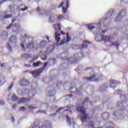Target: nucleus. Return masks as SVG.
Instances as JSON below:
<instances>
[{"label": "nucleus", "instance_id": "f257e3e1", "mask_svg": "<svg viewBox=\"0 0 128 128\" xmlns=\"http://www.w3.org/2000/svg\"><path fill=\"white\" fill-rule=\"evenodd\" d=\"M84 110H86L84 108V102L80 104L77 108V110H78L79 112L81 113L80 120L82 122H86L88 118V114H86Z\"/></svg>", "mask_w": 128, "mask_h": 128}, {"label": "nucleus", "instance_id": "f03ea898", "mask_svg": "<svg viewBox=\"0 0 128 128\" xmlns=\"http://www.w3.org/2000/svg\"><path fill=\"white\" fill-rule=\"evenodd\" d=\"M54 30L56 31L55 32V40H56V43L58 44L60 40V37H59L62 34H66V33H64L60 31L62 28L60 27V24H53Z\"/></svg>", "mask_w": 128, "mask_h": 128}, {"label": "nucleus", "instance_id": "7ed1b4c3", "mask_svg": "<svg viewBox=\"0 0 128 128\" xmlns=\"http://www.w3.org/2000/svg\"><path fill=\"white\" fill-rule=\"evenodd\" d=\"M16 20V19H12V22L10 24L6 27L7 30H10V28H12L13 32H18L20 28V25L18 24H16L14 25V22Z\"/></svg>", "mask_w": 128, "mask_h": 128}, {"label": "nucleus", "instance_id": "20e7f679", "mask_svg": "<svg viewBox=\"0 0 128 128\" xmlns=\"http://www.w3.org/2000/svg\"><path fill=\"white\" fill-rule=\"evenodd\" d=\"M86 82H98V78H96V74H93L90 77L84 78Z\"/></svg>", "mask_w": 128, "mask_h": 128}, {"label": "nucleus", "instance_id": "39448f33", "mask_svg": "<svg viewBox=\"0 0 128 128\" xmlns=\"http://www.w3.org/2000/svg\"><path fill=\"white\" fill-rule=\"evenodd\" d=\"M70 40H72V37L70 36V34L68 33L66 34V39L63 40L60 44L59 46H62L64 44H66V42H70Z\"/></svg>", "mask_w": 128, "mask_h": 128}, {"label": "nucleus", "instance_id": "423d86ee", "mask_svg": "<svg viewBox=\"0 0 128 128\" xmlns=\"http://www.w3.org/2000/svg\"><path fill=\"white\" fill-rule=\"evenodd\" d=\"M64 4H66L65 6L66 7L62 8V12L64 14H66V12H68V6H70V0H66Z\"/></svg>", "mask_w": 128, "mask_h": 128}, {"label": "nucleus", "instance_id": "0eeeda50", "mask_svg": "<svg viewBox=\"0 0 128 128\" xmlns=\"http://www.w3.org/2000/svg\"><path fill=\"white\" fill-rule=\"evenodd\" d=\"M19 84L21 86H26L30 84V82L26 79H22L20 80Z\"/></svg>", "mask_w": 128, "mask_h": 128}, {"label": "nucleus", "instance_id": "6e6552de", "mask_svg": "<svg viewBox=\"0 0 128 128\" xmlns=\"http://www.w3.org/2000/svg\"><path fill=\"white\" fill-rule=\"evenodd\" d=\"M42 72V71L40 68L39 70H34L32 72V74L34 78H38V76H40Z\"/></svg>", "mask_w": 128, "mask_h": 128}, {"label": "nucleus", "instance_id": "1a4fd4ad", "mask_svg": "<svg viewBox=\"0 0 128 128\" xmlns=\"http://www.w3.org/2000/svg\"><path fill=\"white\" fill-rule=\"evenodd\" d=\"M102 22H99L98 24H94V26H92V24H89L87 26V28L88 29L90 30H92L94 28H100V24Z\"/></svg>", "mask_w": 128, "mask_h": 128}, {"label": "nucleus", "instance_id": "9d476101", "mask_svg": "<svg viewBox=\"0 0 128 128\" xmlns=\"http://www.w3.org/2000/svg\"><path fill=\"white\" fill-rule=\"evenodd\" d=\"M126 15V12L125 10H122L119 14L118 16L116 18L115 22H118V18H124Z\"/></svg>", "mask_w": 128, "mask_h": 128}, {"label": "nucleus", "instance_id": "9b49d317", "mask_svg": "<svg viewBox=\"0 0 128 128\" xmlns=\"http://www.w3.org/2000/svg\"><path fill=\"white\" fill-rule=\"evenodd\" d=\"M101 40L104 42H110V36H104L102 35L101 36Z\"/></svg>", "mask_w": 128, "mask_h": 128}, {"label": "nucleus", "instance_id": "f8f14e48", "mask_svg": "<svg viewBox=\"0 0 128 128\" xmlns=\"http://www.w3.org/2000/svg\"><path fill=\"white\" fill-rule=\"evenodd\" d=\"M109 83L110 86H111L112 88H114L116 87L112 86V84H120V82L116 80H110Z\"/></svg>", "mask_w": 128, "mask_h": 128}, {"label": "nucleus", "instance_id": "ddd939ff", "mask_svg": "<svg viewBox=\"0 0 128 128\" xmlns=\"http://www.w3.org/2000/svg\"><path fill=\"white\" fill-rule=\"evenodd\" d=\"M46 46V41H42L39 44H37L38 48H44Z\"/></svg>", "mask_w": 128, "mask_h": 128}, {"label": "nucleus", "instance_id": "4468645a", "mask_svg": "<svg viewBox=\"0 0 128 128\" xmlns=\"http://www.w3.org/2000/svg\"><path fill=\"white\" fill-rule=\"evenodd\" d=\"M102 116L104 120H108L110 118V114L106 112H104L102 114Z\"/></svg>", "mask_w": 128, "mask_h": 128}, {"label": "nucleus", "instance_id": "2eb2a0df", "mask_svg": "<svg viewBox=\"0 0 128 128\" xmlns=\"http://www.w3.org/2000/svg\"><path fill=\"white\" fill-rule=\"evenodd\" d=\"M26 48H32V49L34 48V43H32V42L28 44V46H27L26 47L25 50H26Z\"/></svg>", "mask_w": 128, "mask_h": 128}, {"label": "nucleus", "instance_id": "dca6fc26", "mask_svg": "<svg viewBox=\"0 0 128 128\" xmlns=\"http://www.w3.org/2000/svg\"><path fill=\"white\" fill-rule=\"evenodd\" d=\"M54 50V46L52 45V46H50L47 48L46 52H53Z\"/></svg>", "mask_w": 128, "mask_h": 128}, {"label": "nucleus", "instance_id": "f3484780", "mask_svg": "<svg viewBox=\"0 0 128 128\" xmlns=\"http://www.w3.org/2000/svg\"><path fill=\"white\" fill-rule=\"evenodd\" d=\"M18 100H20V98H18L16 94H13L12 96V100H13V102H16Z\"/></svg>", "mask_w": 128, "mask_h": 128}, {"label": "nucleus", "instance_id": "a211bd4d", "mask_svg": "<svg viewBox=\"0 0 128 128\" xmlns=\"http://www.w3.org/2000/svg\"><path fill=\"white\" fill-rule=\"evenodd\" d=\"M26 102V98H23L18 101V104H24V102Z\"/></svg>", "mask_w": 128, "mask_h": 128}, {"label": "nucleus", "instance_id": "6ab92c4d", "mask_svg": "<svg viewBox=\"0 0 128 128\" xmlns=\"http://www.w3.org/2000/svg\"><path fill=\"white\" fill-rule=\"evenodd\" d=\"M55 21H56V18L54 17V16H52L50 17L49 22H54Z\"/></svg>", "mask_w": 128, "mask_h": 128}, {"label": "nucleus", "instance_id": "aec40b11", "mask_svg": "<svg viewBox=\"0 0 128 128\" xmlns=\"http://www.w3.org/2000/svg\"><path fill=\"white\" fill-rule=\"evenodd\" d=\"M40 64H42V62H37L33 63L32 66L34 68H36L38 66H40Z\"/></svg>", "mask_w": 128, "mask_h": 128}, {"label": "nucleus", "instance_id": "412c9836", "mask_svg": "<svg viewBox=\"0 0 128 128\" xmlns=\"http://www.w3.org/2000/svg\"><path fill=\"white\" fill-rule=\"evenodd\" d=\"M64 18V16L62 15V14H58L57 16V20H62Z\"/></svg>", "mask_w": 128, "mask_h": 128}, {"label": "nucleus", "instance_id": "4be33fe9", "mask_svg": "<svg viewBox=\"0 0 128 128\" xmlns=\"http://www.w3.org/2000/svg\"><path fill=\"white\" fill-rule=\"evenodd\" d=\"M16 40V38L14 36H12L10 37V38L9 39L10 42H12L14 40Z\"/></svg>", "mask_w": 128, "mask_h": 128}, {"label": "nucleus", "instance_id": "5701e85b", "mask_svg": "<svg viewBox=\"0 0 128 128\" xmlns=\"http://www.w3.org/2000/svg\"><path fill=\"white\" fill-rule=\"evenodd\" d=\"M48 64V62H46L45 63H44V65L42 68H40V70H42H42H44V68H46Z\"/></svg>", "mask_w": 128, "mask_h": 128}, {"label": "nucleus", "instance_id": "b1692460", "mask_svg": "<svg viewBox=\"0 0 128 128\" xmlns=\"http://www.w3.org/2000/svg\"><path fill=\"white\" fill-rule=\"evenodd\" d=\"M73 109H74V106H67L66 110H65V112H68L70 110H73Z\"/></svg>", "mask_w": 128, "mask_h": 128}, {"label": "nucleus", "instance_id": "393cba45", "mask_svg": "<svg viewBox=\"0 0 128 128\" xmlns=\"http://www.w3.org/2000/svg\"><path fill=\"white\" fill-rule=\"evenodd\" d=\"M46 58H48V56H46V54H43L42 56V60H46Z\"/></svg>", "mask_w": 128, "mask_h": 128}, {"label": "nucleus", "instance_id": "a878e982", "mask_svg": "<svg viewBox=\"0 0 128 128\" xmlns=\"http://www.w3.org/2000/svg\"><path fill=\"white\" fill-rule=\"evenodd\" d=\"M66 120L67 122H68V124H72V122H70V118L68 117V116H66Z\"/></svg>", "mask_w": 128, "mask_h": 128}, {"label": "nucleus", "instance_id": "bb28decb", "mask_svg": "<svg viewBox=\"0 0 128 128\" xmlns=\"http://www.w3.org/2000/svg\"><path fill=\"white\" fill-rule=\"evenodd\" d=\"M90 124L91 128H94V122L92 121L90 122Z\"/></svg>", "mask_w": 128, "mask_h": 128}, {"label": "nucleus", "instance_id": "cd10ccee", "mask_svg": "<svg viewBox=\"0 0 128 128\" xmlns=\"http://www.w3.org/2000/svg\"><path fill=\"white\" fill-rule=\"evenodd\" d=\"M112 46H120V44L118 42H114L112 43Z\"/></svg>", "mask_w": 128, "mask_h": 128}, {"label": "nucleus", "instance_id": "c85d7f7f", "mask_svg": "<svg viewBox=\"0 0 128 128\" xmlns=\"http://www.w3.org/2000/svg\"><path fill=\"white\" fill-rule=\"evenodd\" d=\"M12 18V14L6 15L4 16V18Z\"/></svg>", "mask_w": 128, "mask_h": 128}, {"label": "nucleus", "instance_id": "c756f323", "mask_svg": "<svg viewBox=\"0 0 128 128\" xmlns=\"http://www.w3.org/2000/svg\"><path fill=\"white\" fill-rule=\"evenodd\" d=\"M81 46H82V48H88V45L86 44H83Z\"/></svg>", "mask_w": 128, "mask_h": 128}, {"label": "nucleus", "instance_id": "7c9ffc66", "mask_svg": "<svg viewBox=\"0 0 128 128\" xmlns=\"http://www.w3.org/2000/svg\"><path fill=\"white\" fill-rule=\"evenodd\" d=\"M7 48L8 50H9L10 52H12V46H10V44H7Z\"/></svg>", "mask_w": 128, "mask_h": 128}, {"label": "nucleus", "instance_id": "2f4dec72", "mask_svg": "<svg viewBox=\"0 0 128 128\" xmlns=\"http://www.w3.org/2000/svg\"><path fill=\"white\" fill-rule=\"evenodd\" d=\"M64 2H62L60 5L58 6V8H62V6H64Z\"/></svg>", "mask_w": 128, "mask_h": 128}, {"label": "nucleus", "instance_id": "473e14b6", "mask_svg": "<svg viewBox=\"0 0 128 128\" xmlns=\"http://www.w3.org/2000/svg\"><path fill=\"white\" fill-rule=\"evenodd\" d=\"M12 86H14V84H12L8 88V90H12Z\"/></svg>", "mask_w": 128, "mask_h": 128}, {"label": "nucleus", "instance_id": "72a5a7b5", "mask_svg": "<svg viewBox=\"0 0 128 128\" xmlns=\"http://www.w3.org/2000/svg\"><path fill=\"white\" fill-rule=\"evenodd\" d=\"M0 104L1 106H4V100H0Z\"/></svg>", "mask_w": 128, "mask_h": 128}, {"label": "nucleus", "instance_id": "f704fd0d", "mask_svg": "<svg viewBox=\"0 0 128 128\" xmlns=\"http://www.w3.org/2000/svg\"><path fill=\"white\" fill-rule=\"evenodd\" d=\"M38 56H34L32 60V62H34L36 60H38Z\"/></svg>", "mask_w": 128, "mask_h": 128}, {"label": "nucleus", "instance_id": "c9c22d12", "mask_svg": "<svg viewBox=\"0 0 128 128\" xmlns=\"http://www.w3.org/2000/svg\"><path fill=\"white\" fill-rule=\"evenodd\" d=\"M26 110V107L22 106L20 108L19 110Z\"/></svg>", "mask_w": 128, "mask_h": 128}, {"label": "nucleus", "instance_id": "e433bc0d", "mask_svg": "<svg viewBox=\"0 0 128 128\" xmlns=\"http://www.w3.org/2000/svg\"><path fill=\"white\" fill-rule=\"evenodd\" d=\"M28 108H29V110H34L36 108L32 106H28Z\"/></svg>", "mask_w": 128, "mask_h": 128}, {"label": "nucleus", "instance_id": "4c0bfd02", "mask_svg": "<svg viewBox=\"0 0 128 128\" xmlns=\"http://www.w3.org/2000/svg\"><path fill=\"white\" fill-rule=\"evenodd\" d=\"M24 54L25 56H26V58H30L32 56V55L30 54Z\"/></svg>", "mask_w": 128, "mask_h": 128}, {"label": "nucleus", "instance_id": "58836bf2", "mask_svg": "<svg viewBox=\"0 0 128 128\" xmlns=\"http://www.w3.org/2000/svg\"><path fill=\"white\" fill-rule=\"evenodd\" d=\"M28 7H25L24 8H22V9H21V10L22 11V12H24V10H28Z\"/></svg>", "mask_w": 128, "mask_h": 128}, {"label": "nucleus", "instance_id": "ea45409f", "mask_svg": "<svg viewBox=\"0 0 128 128\" xmlns=\"http://www.w3.org/2000/svg\"><path fill=\"white\" fill-rule=\"evenodd\" d=\"M108 20V18H104L103 20H102V22H106V20Z\"/></svg>", "mask_w": 128, "mask_h": 128}, {"label": "nucleus", "instance_id": "a19ab883", "mask_svg": "<svg viewBox=\"0 0 128 128\" xmlns=\"http://www.w3.org/2000/svg\"><path fill=\"white\" fill-rule=\"evenodd\" d=\"M8 0H4L2 1H1V2H0V5L2 4H4V2H8Z\"/></svg>", "mask_w": 128, "mask_h": 128}, {"label": "nucleus", "instance_id": "79ce46f5", "mask_svg": "<svg viewBox=\"0 0 128 128\" xmlns=\"http://www.w3.org/2000/svg\"><path fill=\"white\" fill-rule=\"evenodd\" d=\"M112 14H114V11H110L108 12V14H110V16H112Z\"/></svg>", "mask_w": 128, "mask_h": 128}, {"label": "nucleus", "instance_id": "37998d69", "mask_svg": "<svg viewBox=\"0 0 128 128\" xmlns=\"http://www.w3.org/2000/svg\"><path fill=\"white\" fill-rule=\"evenodd\" d=\"M17 106L18 105H16V104L13 105L12 106V108H16Z\"/></svg>", "mask_w": 128, "mask_h": 128}, {"label": "nucleus", "instance_id": "c03bdc74", "mask_svg": "<svg viewBox=\"0 0 128 128\" xmlns=\"http://www.w3.org/2000/svg\"><path fill=\"white\" fill-rule=\"evenodd\" d=\"M21 46L22 48H24V43L21 44Z\"/></svg>", "mask_w": 128, "mask_h": 128}, {"label": "nucleus", "instance_id": "a18cd8bd", "mask_svg": "<svg viewBox=\"0 0 128 128\" xmlns=\"http://www.w3.org/2000/svg\"><path fill=\"white\" fill-rule=\"evenodd\" d=\"M62 110V108H60L59 110H56V112H60Z\"/></svg>", "mask_w": 128, "mask_h": 128}, {"label": "nucleus", "instance_id": "49530a36", "mask_svg": "<svg viewBox=\"0 0 128 128\" xmlns=\"http://www.w3.org/2000/svg\"><path fill=\"white\" fill-rule=\"evenodd\" d=\"M36 10L38 12H40V7H38Z\"/></svg>", "mask_w": 128, "mask_h": 128}, {"label": "nucleus", "instance_id": "de8ad7c7", "mask_svg": "<svg viewBox=\"0 0 128 128\" xmlns=\"http://www.w3.org/2000/svg\"><path fill=\"white\" fill-rule=\"evenodd\" d=\"M88 98H85V102H88Z\"/></svg>", "mask_w": 128, "mask_h": 128}, {"label": "nucleus", "instance_id": "09e8293b", "mask_svg": "<svg viewBox=\"0 0 128 128\" xmlns=\"http://www.w3.org/2000/svg\"><path fill=\"white\" fill-rule=\"evenodd\" d=\"M92 70V68H86L85 69V70Z\"/></svg>", "mask_w": 128, "mask_h": 128}, {"label": "nucleus", "instance_id": "8fccbe9b", "mask_svg": "<svg viewBox=\"0 0 128 128\" xmlns=\"http://www.w3.org/2000/svg\"><path fill=\"white\" fill-rule=\"evenodd\" d=\"M106 30H102V34H106Z\"/></svg>", "mask_w": 128, "mask_h": 128}, {"label": "nucleus", "instance_id": "3c124183", "mask_svg": "<svg viewBox=\"0 0 128 128\" xmlns=\"http://www.w3.org/2000/svg\"><path fill=\"white\" fill-rule=\"evenodd\" d=\"M4 64H2L0 65L1 68H4Z\"/></svg>", "mask_w": 128, "mask_h": 128}, {"label": "nucleus", "instance_id": "603ef678", "mask_svg": "<svg viewBox=\"0 0 128 128\" xmlns=\"http://www.w3.org/2000/svg\"><path fill=\"white\" fill-rule=\"evenodd\" d=\"M37 112H38H38H44V111L40 110Z\"/></svg>", "mask_w": 128, "mask_h": 128}, {"label": "nucleus", "instance_id": "864d4df0", "mask_svg": "<svg viewBox=\"0 0 128 128\" xmlns=\"http://www.w3.org/2000/svg\"><path fill=\"white\" fill-rule=\"evenodd\" d=\"M12 122H14V117H12Z\"/></svg>", "mask_w": 128, "mask_h": 128}, {"label": "nucleus", "instance_id": "5fc2aeb1", "mask_svg": "<svg viewBox=\"0 0 128 128\" xmlns=\"http://www.w3.org/2000/svg\"><path fill=\"white\" fill-rule=\"evenodd\" d=\"M69 96H70V98H72V94H70V95H69Z\"/></svg>", "mask_w": 128, "mask_h": 128}, {"label": "nucleus", "instance_id": "6e6d98bb", "mask_svg": "<svg viewBox=\"0 0 128 128\" xmlns=\"http://www.w3.org/2000/svg\"><path fill=\"white\" fill-rule=\"evenodd\" d=\"M46 40H50V38H48V37H46Z\"/></svg>", "mask_w": 128, "mask_h": 128}, {"label": "nucleus", "instance_id": "4d7b16f0", "mask_svg": "<svg viewBox=\"0 0 128 128\" xmlns=\"http://www.w3.org/2000/svg\"><path fill=\"white\" fill-rule=\"evenodd\" d=\"M110 123L111 124H114V123L112 122H110Z\"/></svg>", "mask_w": 128, "mask_h": 128}, {"label": "nucleus", "instance_id": "13d9d810", "mask_svg": "<svg viewBox=\"0 0 128 128\" xmlns=\"http://www.w3.org/2000/svg\"><path fill=\"white\" fill-rule=\"evenodd\" d=\"M48 128H52V126H49L48 127Z\"/></svg>", "mask_w": 128, "mask_h": 128}, {"label": "nucleus", "instance_id": "bf43d9fd", "mask_svg": "<svg viewBox=\"0 0 128 128\" xmlns=\"http://www.w3.org/2000/svg\"><path fill=\"white\" fill-rule=\"evenodd\" d=\"M40 16H42V14L40 13Z\"/></svg>", "mask_w": 128, "mask_h": 128}, {"label": "nucleus", "instance_id": "052dcab7", "mask_svg": "<svg viewBox=\"0 0 128 128\" xmlns=\"http://www.w3.org/2000/svg\"><path fill=\"white\" fill-rule=\"evenodd\" d=\"M92 118H88V120H90Z\"/></svg>", "mask_w": 128, "mask_h": 128}, {"label": "nucleus", "instance_id": "680f3d73", "mask_svg": "<svg viewBox=\"0 0 128 128\" xmlns=\"http://www.w3.org/2000/svg\"><path fill=\"white\" fill-rule=\"evenodd\" d=\"M76 56V54H74V56Z\"/></svg>", "mask_w": 128, "mask_h": 128}, {"label": "nucleus", "instance_id": "e2e57ef3", "mask_svg": "<svg viewBox=\"0 0 128 128\" xmlns=\"http://www.w3.org/2000/svg\"><path fill=\"white\" fill-rule=\"evenodd\" d=\"M84 42H86V41H84Z\"/></svg>", "mask_w": 128, "mask_h": 128}, {"label": "nucleus", "instance_id": "0e129e2a", "mask_svg": "<svg viewBox=\"0 0 128 128\" xmlns=\"http://www.w3.org/2000/svg\"><path fill=\"white\" fill-rule=\"evenodd\" d=\"M2 83V82L1 81H0V84H1Z\"/></svg>", "mask_w": 128, "mask_h": 128}]
</instances>
